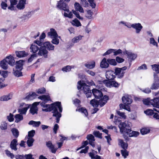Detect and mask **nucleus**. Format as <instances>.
<instances>
[{
  "instance_id": "1",
  "label": "nucleus",
  "mask_w": 159,
  "mask_h": 159,
  "mask_svg": "<svg viewBox=\"0 0 159 159\" xmlns=\"http://www.w3.org/2000/svg\"><path fill=\"white\" fill-rule=\"evenodd\" d=\"M38 98L43 101L40 104L42 108L43 111L48 112L52 111L53 116L56 117V122L58 123L60 118L61 117V113L62 111V108L60 102H56L51 105L47 104L46 103L50 100V97L49 96L43 95L39 96Z\"/></svg>"
},
{
  "instance_id": "2",
  "label": "nucleus",
  "mask_w": 159,
  "mask_h": 159,
  "mask_svg": "<svg viewBox=\"0 0 159 159\" xmlns=\"http://www.w3.org/2000/svg\"><path fill=\"white\" fill-rule=\"evenodd\" d=\"M130 123L125 122H121L119 125L120 132H125L127 133L129 137H136L138 136L139 133L138 131H132L131 129Z\"/></svg>"
},
{
  "instance_id": "3",
  "label": "nucleus",
  "mask_w": 159,
  "mask_h": 159,
  "mask_svg": "<svg viewBox=\"0 0 159 159\" xmlns=\"http://www.w3.org/2000/svg\"><path fill=\"white\" fill-rule=\"evenodd\" d=\"M77 88L78 89H80L82 88V90L85 94L87 97H90L92 93L90 89V87L86 84L85 83H82L81 81L78 82Z\"/></svg>"
},
{
  "instance_id": "4",
  "label": "nucleus",
  "mask_w": 159,
  "mask_h": 159,
  "mask_svg": "<svg viewBox=\"0 0 159 159\" xmlns=\"http://www.w3.org/2000/svg\"><path fill=\"white\" fill-rule=\"evenodd\" d=\"M144 104L149 105H152L155 107L159 108V97L154 98L151 100L150 98L143 99V101Z\"/></svg>"
},
{
  "instance_id": "5",
  "label": "nucleus",
  "mask_w": 159,
  "mask_h": 159,
  "mask_svg": "<svg viewBox=\"0 0 159 159\" xmlns=\"http://www.w3.org/2000/svg\"><path fill=\"white\" fill-rule=\"evenodd\" d=\"M68 13H66V12H64V16L66 17H67L69 18H73V13L75 16L76 17L78 18L80 20H82L83 19V18L81 16L79 13V12L75 10H72V11H69Z\"/></svg>"
},
{
  "instance_id": "6",
  "label": "nucleus",
  "mask_w": 159,
  "mask_h": 159,
  "mask_svg": "<svg viewBox=\"0 0 159 159\" xmlns=\"http://www.w3.org/2000/svg\"><path fill=\"white\" fill-rule=\"evenodd\" d=\"M30 105L28 104H26L24 103H21L20 104V108L18 110V112L21 115H25L27 110L30 108Z\"/></svg>"
},
{
  "instance_id": "7",
  "label": "nucleus",
  "mask_w": 159,
  "mask_h": 159,
  "mask_svg": "<svg viewBox=\"0 0 159 159\" xmlns=\"http://www.w3.org/2000/svg\"><path fill=\"white\" fill-rule=\"evenodd\" d=\"M57 7L60 10L68 12L69 11V7L67 4L64 2L63 0H60L57 5Z\"/></svg>"
},
{
  "instance_id": "8",
  "label": "nucleus",
  "mask_w": 159,
  "mask_h": 159,
  "mask_svg": "<svg viewBox=\"0 0 159 159\" xmlns=\"http://www.w3.org/2000/svg\"><path fill=\"white\" fill-rule=\"evenodd\" d=\"M154 81L151 85V89H157L159 88V79L158 75L154 73Z\"/></svg>"
},
{
  "instance_id": "9",
  "label": "nucleus",
  "mask_w": 159,
  "mask_h": 159,
  "mask_svg": "<svg viewBox=\"0 0 159 159\" xmlns=\"http://www.w3.org/2000/svg\"><path fill=\"white\" fill-rule=\"evenodd\" d=\"M102 82L105 84L106 86L109 87H117L119 86L120 85L117 82L115 81H111L105 80H104Z\"/></svg>"
},
{
  "instance_id": "10",
  "label": "nucleus",
  "mask_w": 159,
  "mask_h": 159,
  "mask_svg": "<svg viewBox=\"0 0 159 159\" xmlns=\"http://www.w3.org/2000/svg\"><path fill=\"white\" fill-rule=\"evenodd\" d=\"M40 102H34L32 105L31 107L30 110V112L32 115L38 114V109L37 106L39 105Z\"/></svg>"
},
{
  "instance_id": "11",
  "label": "nucleus",
  "mask_w": 159,
  "mask_h": 159,
  "mask_svg": "<svg viewBox=\"0 0 159 159\" xmlns=\"http://www.w3.org/2000/svg\"><path fill=\"white\" fill-rule=\"evenodd\" d=\"M48 52L46 48L42 46L39 48L38 55L39 56H43L44 58H47Z\"/></svg>"
},
{
  "instance_id": "12",
  "label": "nucleus",
  "mask_w": 159,
  "mask_h": 159,
  "mask_svg": "<svg viewBox=\"0 0 159 159\" xmlns=\"http://www.w3.org/2000/svg\"><path fill=\"white\" fill-rule=\"evenodd\" d=\"M1 74L3 78H0V89L3 88L7 85V84H5L3 83L4 78L6 77L7 75V72L6 71H2Z\"/></svg>"
},
{
  "instance_id": "13",
  "label": "nucleus",
  "mask_w": 159,
  "mask_h": 159,
  "mask_svg": "<svg viewBox=\"0 0 159 159\" xmlns=\"http://www.w3.org/2000/svg\"><path fill=\"white\" fill-rule=\"evenodd\" d=\"M35 11H30L25 12L20 18L24 20H28L35 13Z\"/></svg>"
},
{
  "instance_id": "14",
  "label": "nucleus",
  "mask_w": 159,
  "mask_h": 159,
  "mask_svg": "<svg viewBox=\"0 0 159 159\" xmlns=\"http://www.w3.org/2000/svg\"><path fill=\"white\" fill-rule=\"evenodd\" d=\"M106 76L109 80H114L116 77L114 71L111 70H107L106 72Z\"/></svg>"
},
{
  "instance_id": "15",
  "label": "nucleus",
  "mask_w": 159,
  "mask_h": 159,
  "mask_svg": "<svg viewBox=\"0 0 159 159\" xmlns=\"http://www.w3.org/2000/svg\"><path fill=\"white\" fill-rule=\"evenodd\" d=\"M18 145L17 140L16 139H14L11 141L10 147L12 150L16 151L18 149L17 146Z\"/></svg>"
},
{
  "instance_id": "16",
  "label": "nucleus",
  "mask_w": 159,
  "mask_h": 159,
  "mask_svg": "<svg viewBox=\"0 0 159 159\" xmlns=\"http://www.w3.org/2000/svg\"><path fill=\"white\" fill-rule=\"evenodd\" d=\"M122 100L123 103L126 105L130 104L132 102L131 96L129 95H126L123 97Z\"/></svg>"
},
{
  "instance_id": "17",
  "label": "nucleus",
  "mask_w": 159,
  "mask_h": 159,
  "mask_svg": "<svg viewBox=\"0 0 159 159\" xmlns=\"http://www.w3.org/2000/svg\"><path fill=\"white\" fill-rule=\"evenodd\" d=\"M92 92L95 98L98 99L103 96L102 93L99 90L93 89L92 90Z\"/></svg>"
},
{
  "instance_id": "18",
  "label": "nucleus",
  "mask_w": 159,
  "mask_h": 159,
  "mask_svg": "<svg viewBox=\"0 0 159 159\" xmlns=\"http://www.w3.org/2000/svg\"><path fill=\"white\" fill-rule=\"evenodd\" d=\"M132 27L136 30V33L139 34L143 28V26L140 23H135L131 24Z\"/></svg>"
},
{
  "instance_id": "19",
  "label": "nucleus",
  "mask_w": 159,
  "mask_h": 159,
  "mask_svg": "<svg viewBox=\"0 0 159 159\" xmlns=\"http://www.w3.org/2000/svg\"><path fill=\"white\" fill-rule=\"evenodd\" d=\"M4 59L9 65L13 66L15 65V61L14 58L11 55L7 57Z\"/></svg>"
},
{
  "instance_id": "20",
  "label": "nucleus",
  "mask_w": 159,
  "mask_h": 159,
  "mask_svg": "<svg viewBox=\"0 0 159 159\" xmlns=\"http://www.w3.org/2000/svg\"><path fill=\"white\" fill-rule=\"evenodd\" d=\"M47 146L51 150V152L53 153H56L57 149L55 148L54 146L53 145L50 141L47 142L46 143Z\"/></svg>"
},
{
  "instance_id": "21",
  "label": "nucleus",
  "mask_w": 159,
  "mask_h": 159,
  "mask_svg": "<svg viewBox=\"0 0 159 159\" xmlns=\"http://www.w3.org/2000/svg\"><path fill=\"white\" fill-rule=\"evenodd\" d=\"M44 47L47 48L49 51H53L54 50V46L49 42H46L43 43Z\"/></svg>"
},
{
  "instance_id": "22",
  "label": "nucleus",
  "mask_w": 159,
  "mask_h": 159,
  "mask_svg": "<svg viewBox=\"0 0 159 159\" xmlns=\"http://www.w3.org/2000/svg\"><path fill=\"white\" fill-rule=\"evenodd\" d=\"M82 37L83 36L80 35H78V36H75L72 39V43L70 44L69 47H72L73 46L74 43L79 42V41L82 39Z\"/></svg>"
},
{
  "instance_id": "23",
  "label": "nucleus",
  "mask_w": 159,
  "mask_h": 159,
  "mask_svg": "<svg viewBox=\"0 0 159 159\" xmlns=\"http://www.w3.org/2000/svg\"><path fill=\"white\" fill-rule=\"evenodd\" d=\"M48 35L51 38L58 36V35L56 30L53 28L50 29V31L48 33Z\"/></svg>"
},
{
  "instance_id": "24",
  "label": "nucleus",
  "mask_w": 159,
  "mask_h": 159,
  "mask_svg": "<svg viewBox=\"0 0 159 159\" xmlns=\"http://www.w3.org/2000/svg\"><path fill=\"white\" fill-rule=\"evenodd\" d=\"M108 99V97L107 95H104L103 98L100 99L99 101V104L100 106L102 107L104 106L107 102Z\"/></svg>"
},
{
  "instance_id": "25",
  "label": "nucleus",
  "mask_w": 159,
  "mask_h": 159,
  "mask_svg": "<svg viewBox=\"0 0 159 159\" xmlns=\"http://www.w3.org/2000/svg\"><path fill=\"white\" fill-rule=\"evenodd\" d=\"M26 0H20L18 4L17 5V8L19 10H23L25 8V5Z\"/></svg>"
},
{
  "instance_id": "26",
  "label": "nucleus",
  "mask_w": 159,
  "mask_h": 159,
  "mask_svg": "<svg viewBox=\"0 0 159 159\" xmlns=\"http://www.w3.org/2000/svg\"><path fill=\"white\" fill-rule=\"evenodd\" d=\"M15 53L16 56L19 58L25 57L28 55V53L25 51H16Z\"/></svg>"
},
{
  "instance_id": "27",
  "label": "nucleus",
  "mask_w": 159,
  "mask_h": 159,
  "mask_svg": "<svg viewBox=\"0 0 159 159\" xmlns=\"http://www.w3.org/2000/svg\"><path fill=\"white\" fill-rule=\"evenodd\" d=\"M114 72L115 75H118L119 78H122L124 76L125 72L123 71H121L120 69L119 68H116L115 69Z\"/></svg>"
},
{
  "instance_id": "28",
  "label": "nucleus",
  "mask_w": 159,
  "mask_h": 159,
  "mask_svg": "<svg viewBox=\"0 0 159 159\" xmlns=\"http://www.w3.org/2000/svg\"><path fill=\"white\" fill-rule=\"evenodd\" d=\"M88 140H89V143L93 147L95 146L94 141L95 140L94 137L92 134H89L87 137Z\"/></svg>"
},
{
  "instance_id": "29",
  "label": "nucleus",
  "mask_w": 159,
  "mask_h": 159,
  "mask_svg": "<svg viewBox=\"0 0 159 159\" xmlns=\"http://www.w3.org/2000/svg\"><path fill=\"white\" fill-rule=\"evenodd\" d=\"M100 66L101 68H106L109 67V64L106 58H104L103 59L100 63Z\"/></svg>"
},
{
  "instance_id": "30",
  "label": "nucleus",
  "mask_w": 159,
  "mask_h": 159,
  "mask_svg": "<svg viewBox=\"0 0 159 159\" xmlns=\"http://www.w3.org/2000/svg\"><path fill=\"white\" fill-rule=\"evenodd\" d=\"M118 141L119 145L121 146L123 149H127L128 147L127 143L125 142L123 139H119Z\"/></svg>"
},
{
  "instance_id": "31",
  "label": "nucleus",
  "mask_w": 159,
  "mask_h": 159,
  "mask_svg": "<svg viewBox=\"0 0 159 159\" xmlns=\"http://www.w3.org/2000/svg\"><path fill=\"white\" fill-rule=\"evenodd\" d=\"M125 53L127 55L128 57L132 60H134L137 57V54L129 52L127 51H125Z\"/></svg>"
},
{
  "instance_id": "32",
  "label": "nucleus",
  "mask_w": 159,
  "mask_h": 159,
  "mask_svg": "<svg viewBox=\"0 0 159 159\" xmlns=\"http://www.w3.org/2000/svg\"><path fill=\"white\" fill-rule=\"evenodd\" d=\"M85 66L88 68L92 69L95 66V62L92 61L90 62H89L85 64Z\"/></svg>"
},
{
  "instance_id": "33",
  "label": "nucleus",
  "mask_w": 159,
  "mask_h": 159,
  "mask_svg": "<svg viewBox=\"0 0 159 159\" xmlns=\"http://www.w3.org/2000/svg\"><path fill=\"white\" fill-rule=\"evenodd\" d=\"M24 61L22 60H20L19 61H16V68L17 69H18L20 70H21L23 68V62Z\"/></svg>"
},
{
  "instance_id": "34",
  "label": "nucleus",
  "mask_w": 159,
  "mask_h": 159,
  "mask_svg": "<svg viewBox=\"0 0 159 159\" xmlns=\"http://www.w3.org/2000/svg\"><path fill=\"white\" fill-rule=\"evenodd\" d=\"M75 7L76 11H79L81 13L84 12L83 8L80 6V4L77 2H75L74 4Z\"/></svg>"
},
{
  "instance_id": "35",
  "label": "nucleus",
  "mask_w": 159,
  "mask_h": 159,
  "mask_svg": "<svg viewBox=\"0 0 159 159\" xmlns=\"http://www.w3.org/2000/svg\"><path fill=\"white\" fill-rule=\"evenodd\" d=\"M12 98V94H9L7 95L3 96L0 97V100L1 101H7L11 99Z\"/></svg>"
},
{
  "instance_id": "36",
  "label": "nucleus",
  "mask_w": 159,
  "mask_h": 159,
  "mask_svg": "<svg viewBox=\"0 0 159 159\" xmlns=\"http://www.w3.org/2000/svg\"><path fill=\"white\" fill-rule=\"evenodd\" d=\"M39 48L35 44H32L30 47V52L33 53H36L39 50Z\"/></svg>"
},
{
  "instance_id": "37",
  "label": "nucleus",
  "mask_w": 159,
  "mask_h": 159,
  "mask_svg": "<svg viewBox=\"0 0 159 159\" xmlns=\"http://www.w3.org/2000/svg\"><path fill=\"white\" fill-rule=\"evenodd\" d=\"M8 64V63L4 59L1 61L0 63L1 67L4 70H6L7 69Z\"/></svg>"
},
{
  "instance_id": "38",
  "label": "nucleus",
  "mask_w": 159,
  "mask_h": 159,
  "mask_svg": "<svg viewBox=\"0 0 159 159\" xmlns=\"http://www.w3.org/2000/svg\"><path fill=\"white\" fill-rule=\"evenodd\" d=\"M15 122L18 123L23 120V116L20 114H16L15 117Z\"/></svg>"
},
{
  "instance_id": "39",
  "label": "nucleus",
  "mask_w": 159,
  "mask_h": 159,
  "mask_svg": "<svg viewBox=\"0 0 159 159\" xmlns=\"http://www.w3.org/2000/svg\"><path fill=\"white\" fill-rule=\"evenodd\" d=\"M28 124L29 125H32L34 127H38L41 124V122L40 121H35L34 120H31L30 121Z\"/></svg>"
},
{
  "instance_id": "40",
  "label": "nucleus",
  "mask_w": 159,
  "mask_h": 159,
  "mask_svg": "<svg viewBox=\"0 0 159 159\" xmlns=\"http://www.w3.org/2000/svg\"><path fill=\"white\" fill-rule=\"evenodd\" d=\"M11 132L15 138H17L19 135V132L17 129L13 128L11 129Z\"/></svg>"
},
{
  "instance_id": "41",
  "label": "nucleus",
  "mask_w": 159,
  "mask_h": 159,
  "mask_svg": "<svg viewBox=\"0 0 159 159\" xmlns=\"http://www.w3.org/2000/svg\"><path fill=\"white\" fill-rule=\"evenodd\" d=\"M153 70L155 71L157 73L156 74L159 73V64H154L151 65Z\"/></svg>"
},
{
  "instance_id": "42",
  "label": "nucleus",
  "mask_w": 159,
  "mask_h": 159,
  "mask_svg": "<svg viewBox=\"0 0 159 159\" xmlns=\"http://www.w3.org/2000/svg\"><path fill=\"white\" fill-rule=\"evenodd\" d=\"M71 23L73 25L76 27H79L81 25V23L77 19H75L73 20L71 22Z\"/></svg>"
},
{
  "instance_id": "43",
  "label": "nucleus",
  "mask_w": 159,
  "mask_h": 159,
  "mask_svg": "<svg viewBox=\"0 0 159 159\" xmlns=\"http://www.w3.org/2000/svg\"><path fill=\"white\" fill-rule=\"evenodd\" d=\"M13 73L14 75L16 77H18L22 76V73L21 71V70H13Z\"/></svg>"
},
{
  "instance_id": "44",
  "label": "nucleus",
  "mask_w": 159,
  "mask_h": 159,
  "mask_svg": "<svg viewBox=\"0 0 159 159\" xmlns=\"http://www.w3.org/2000/svg\"><path fill=\"white\" fill-rule=\"evenodd\" d=\"M90 104L94 107H98L99 104V102L94 99L92 100L90 102Z\"/></svg>"
},
{
  "instance_id": "45",
  "label": "nucleus",
  "mask_w": 159,
  "mask_h": 159,
  "mask_svg": "<svg viewBox=\"0 0 159 159\" xmlns=\"http://www.w3.org/2000/svg\"><path fill=\"white\" fill-rule=\"evenodd\" d=\"M127 149H124L121 150V153L124 158H126L129 155V152L128 151Z\"/></svg>"
},
{
  "instance_id": "46",
  "label": "nucleus",
  "mask_w": 159,
  "mask_h": 159,
  "mask_svg": "<svg viewBox=\"0 0 159 159\" xmlns=\"http://www.w3.org/2000/svg\"><path fill=\"white\" fill-rule=\"evenodd\" d=\"M34 141V139L32 138H29L27 141V144L29 147L32 146Z\"/></svg>"
},
{
  "instance_id": "47",
  "label": "nucleus",
  "mask_w": 159,
  "mask_h": 159,
  "mask_svg": "<svg viewBox=\"0 0 159 159\" xmlns=\"http://www.w3.org/2000/svg\"><path fill=\"white\" fill-rule=\"evenodd\" d=\"M107 61L109 64L111 65L115 66L117 65V63L115 60L114 59H108L107 60Z\"/></svg>"
},
{
  "instance_id": "48",
  "label": "nucleus",
  "mask_w": 159,
  "mask_h": 159,
  "mask_svg": "<svg viewBox=\"0 0 159 159\" xmlns=\"http://www.w3.org/2000/svg\"><path fill=\"white\" fill-rule=\"evenodd\" d=\"M140 132L142 134H145L150 132V129L146 128H143L140 130Z\"/></svg>"
},
{
  "instance_id": "49",
  "label": "nucleus",
  "mask_w": 159,
  "mask_h": 159,
  "mask_svg": "<svg viewBox=\"0 0 159 159\" xmlns=\"http://www.w3.org/2000/svg\"><path fill=\"white\" fill-rule=\"evenodd\" d=\"M5 152L7 156L9 157H10L11 159H13L14 157V155L13 153H11L8 150H6L5 151Z\"/></svg>"
},
{
  "instance_id": "50",
  "label": "nucleus",
  "mask_w": 159,
  "mask_h": 159,
  "mask_svg": "<svg viewBox=\"0 0 159 159\" xmlns=\"http://www.w3.org/2000/svg\"><path fill=\"white\" fill-rule=\"evenodd\" d=\"M153 111H154L153 109H147L146 111H144V113L146 114V115H149V116H152L154 114V112Z\"/></svg>"
},
{
  "instance_id": "51",
  "label": "nucleus",
  "mask_w": 159,
  "mask_h": 159,
  "mask_svg": "<svg viewBox=\"0 0 159 159\" xmlns=\"http://www.w3.org/2000/svg\"><path fill=\"white\" fill-rule=\"evenodd\" d=\"M0 128L2 130H6L7 129V124L4 121L0 125Z\"/></svg>"
},
{
  "instance_id": "52",
  "label": "nucleus",
  "mask_w": 159,
  "mask_h": 159,
  "mask_svg": "<svg viewBox=\"0 0 159 159\" xmlns=\"http://www.w3.org/2000/svg\"><path fill=\"white\" fill-rule=\"evenodd\" d=\"M37 96V95L36 94V93L35 92H33L31 94L30 93L29 95H28L27 97V98L31 99L35 98Z\"/></svg>"
},
{
  "instance_id": "53",
  "label": "nucleus",
  "mask_w": 159,
  "mask_h": 159,
  "mask_svg": "<svg viewBox=\"0 0 159 159\" xmlns=\"http://www.w3.org/2000/svg\"><path fill=\"white\" fill-rule=\"evenodd\" d=\"M57 37H54L52 38V39L51 42L53 44L57 45L59 43V40Z\"/></svg>"
},
{
  "instance_id": "54",
  "label": "nucleus",
  "mask_w": 159,
  "mask_h": 159,
  "mask_svg": "<svg viewBox=\"0 0 159 159\" xmlns=\"http://www.w3.org/2000/svg\"><path fill=\"white\" fill-rule=\"evenodd\" d=\"M93 134L96 137L100 139H102V133L99 132V131H94L93 132Z\"/></svg>"
},
{
  "instance_id": "55",
  "label": "nucleus",
  "mask_w": 159,
  "mask_h": 159,
  "mask_svg": "<svg viewBox=\"0 0 159 159\" xmlns=\"http://www.w3.org/2000/svg\"><path fill=\"white\" fill-rule=\"evenodd\" d=\"M36 92L38 94H43L45 93L46 89L44 88H42L37 90Z\"/></svg>"
},
{
  "instance_id": "56",
  "label": "nucleus",
  "mask_w": 159,
  "mask_h": 159,
  "mask_svg": "<svg viewBox=\"0 0 159 159\" xmlns=\"http://www.w3.org/2000/svg\"><path fill=\"white\" fill-rule=\"evenodd\" d=\"M121 133L123 134V138L125 139V140L126 141V142L129 141L131 139L129 138V135H127V133L125 132Z\"/></svg>"
},
{
  "instance_id": "57",
  "label": "nucleus",
  "mask_w": 159,
  "mask_h": 159,
  "mask_svg": "<svg viewBox=\"0 0 159 159\" xmlns=\"http://www.w3.org/2000/svg\"><path fill=\"white\" fill-rule=\"evenodd\" d=\"M79 111H81L82 113H84L86 116H87L88 115V113L86 109L82 107L79 109Z\"/></svg>"
},
{
  "instance_id": "58",
  "label": "nucleus",
  "mask_w": 159,
  "mask_h": 159,
  "mask_svg": "<svg viewBox=\"0 0 159 159\" xmlns=\"http://www.w3.org/2000/svg\"><path fill=\"white\" fill-rule=\"evenodd\" d=\"M93 14V12L90 10H88L87 11V14L86 15V17L89 19H90L92 18Z\"/></svg>"
},
{
  "instance_id": "59",
  "label": "nucleus",
  "mask_w": 159,
  "mask_h": 159,
  "mask_svg": "<svg viewBox=\"0 0 159 159\" xmlns=\"http://www.w3.org/2000/svg\"><path fill=\"white\" fill-rule=\"evenodd\" d=\"M71 68V66H67L62 68V70L63 71L67 72L70 71Z\"/></svg>"
},
{
  "instance_id": "60",
  "label": "nucleus",
  "mask_w": 159,
  "mask_h": 159,
  "mask_svg": "<svg viewBox=\"0 0 159 159\" xmlns=\"http://www.w3.org/2000/svg\"><path fill=\"white\" fill-rule=\"evenodd\" d=\"M37 55L36 54H32L30 57L28 59V62H31L33 59L35 57H36Z\"/></svg>"
},
{
  "instance_id": "61",
  "label": "nucleus",
  "mask_w": 159,
  "mask_h": 159,
  "mask_svg": "<svg viewBox=\"0 0 159 159\" xmlns=\"http://www.w3.org/2000/svg\"><path fill=\"white\" fill-rule=\"evenodd\" d=\"M80 3L83 6L85 7H87L89 5L86 0H81Z\"/></svg>"
},
{
  "instance_id": "62",
  "label": "nucleus",
  "mask_w": 159,
  "mask_h": 159,
  "mask_svg": "<svg viewBox=\"0 0 159 159\" xmlns=\"http://www.w3.org/2000/svg\"><path fill=\"white\" fill-rule=\"evenodd\" d=\"M35 134V131L34 130H32L28 132V135L30 138H32L34 135Z\"/></svg>"
},
{
  "instance_id": "63",
  "label": "nucleus",
  "mask_w": 159,
  "mask_h": 159,
  "mask_svg": "<svg viewBox=\"0 0 159 159\" xmlns=\"http://www.w3.org/2000/svg\"><path fill=\"white\" fill-rule=\"evenodd\" d=\"M39 32H32L31 33V35L32 37L36 39L37 37L39 36Z\"/></svg>"
},
{
  "instance_id": "64",
  "label": "nucleus",
  "mask_w": 159,
  "mask_h": 159,
  "mask_svg": "<svg viewBox=\"0 0 159 159\" xmlns=\"http://www.w3.org/2000/svg\"><path fill=\"white\" fill-rule=\"evenodd\" d=\"M150 43L154 46L157 47V43L155 41L153 38H152L150 39Z\"/></svg>"
}]
</instances>
